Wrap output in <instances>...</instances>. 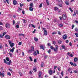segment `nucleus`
<instances>
[{
  "label": "nucleus",
  "mask_w": 78,
  "mask_h": 78,
  "mask_svg": "<svg viewBox=\"0 0 78 78\" xmlns=\"http://www.w3.org/2000/svg\"><path fill=\"white\" fill-rule=\"evenodd\" d=\"M3 48V45L2 43H0V49H2Z\"/></svg>",
  "instance_id": "ddd939ff"
},
{
  "label": "nucleus",
  "mask_w": 78,
  "mask_h": 78,
  "mask_svg": "<svg viewBox=\"0 0 78 78\" xmlns=\"http://www.w3.org/2000/svg\"><path fill=\"white\" fill-rule=\"evenodd\" d=\"M41 74H42V72L40 71L39 73V78H40V77L41 76Z\"/></svg>",
  "instance_id": "aec40b11"
},
{
  "label": "nucleus",
  "mask_w": 78,
  "mask_h": 78,
  "mask_svg": "<svg viewBox=\"0 0 78 78\" xmlns=\"http://www.w3.org/2000/svg\"><path fill=\"white\" fill-rule=\"evenodd\" d=\"M55 48H54V50L55 51H58V45H55Z\"/></svg>",
  "instance_id": "39448f33"
},
{
  "label": "nucleus",
  "mask_w": 78,
  "mask_h": 78,
  "mask_svg": "<svg viewBox=\"0 0 78 78\" xmlns=\"http://www.w3.org/2000/svg\"><path fill=\"white\" fill-rule=\"evenodd\" d=\"M57 69H58V71H60V70H61V68L60 67H58L57 68Z\"/></svg>",
  "instance_id": "b1692460"
},
{
  "label": "nucleus",
  "mask_w": 78,
  "mask_h": 78,
  "mask_svg": "<svg viewBox=\"0 0 78 78\" xmlns=\"http://www.w3.org/2000/svg\"><path fill=\"white\" fill-rule=\"evenodd\" d=\"M29 9L30 11H33V8L31 7H30Z\"/></svg>",
  "instance_id": "4468645a"
},
{
  "label": "nucleus",
  "mask_w": 78,
  "mask_h": 78,
  "mask_svg": "<svg viewBox=\"0 0 78 78\" xmlns=\"http://www.w3.org/2000/svg\"><path fill=\"white\" fill-rule=\"evenodd\" d=\"M14 50H15V48L13 47L12 49L10 50V52H12V53H13L14 51Z\"/></svg>",
  "instance_id": "9d476101"
},
{
  "label": "nucleus",
  "mask_w": 78,
  "mask_h": 78,
  "mask_svg": "<svg viewBox=\"0 0 78 78\" xmlns=\"http://www.w3.org/2000/svg\"><path fill=\"white\" fill-rule=\"evenodd\" d=\"M57 68V66H54V69L55 70H56V69Z\"/></svg>",
  "instance_id": "680f3d73"
},
{
  "label": "nucleus",
  "mask_w": 78,
  "mask_h": 78,
  "mask_svg": "<svg viewBox=\"0 0 78 78\" xmlns=\"http://www.w3.org/2000/svg\"><path fill=\"white\" fill-rule=\"evenodd\" d=\"M75 27V25H73L72 26V29L73 30V28Z\"/></svg>",
  "instance_id": "09e8293b"
},
{
  "label": "nucleus",
  "mask_w": 78,
  "mask_h": 78,
  "mask_svg": "<svg viewBox=\"0 0 78 78\" xmlns=\"http://www.w3.org/2000/svg\"><path fill=\"white\" fill-rule=\"evenodd\" d=\"M16 28H19V25H16Z\"/></svg>",
  "instance_id": "338daca9"
},
{
  "label": "nucleus",
  "mask_w": 78,
  "mask_h": 78,
  "mask_svg": "<svg viewBox=\"0 0 78 78\" xmlns=\"http://www.w3.org/2000/svg\"><path fill=\"white\" fill-rule=\"evenodd\" d=\"M5 37L7 39H11V37L9 35H6L5 36Z\"/></svg>",
  "instance_id": "423d86ee"
},
{
  "label": "nucleus",
  "mask_w": 78,
  "mask_h": 78,
  "mask_svg": "<svg viewBox=\"0 0 78 78\" xmlns=\"http://www.w3.org/2000/svg\"><path fill=\"white\" fill-rule=\"evenodd\" d=\"M6 33L5 32H4L3 33V34L2 35H3V36H5V34H6Z\"/></svg>",
  "instance_id": "6e6d98bb"
},
{
  "label": "nucleus",
  "mask_w": 78,
  "mask_h": 78,
  "mask_svg": "<svg viewBox=\"0 0 78 78\" xmlns=\"http://www.w3.org/2000/svg\"><path fill=\"white\" fill-rule=\"evenodd\" d=\"M13 4L14 5H16L17 4V1L16 0H14L13 1Z\"/></svg>",
  "instance_id": "9b49d317"
},
{
  "label": "nucleus",
  "mask_w": 78,
  "mask_h": 78,
  "mask_svg": "<svg viewBox=\"0 0 78 78\" xmlns=\"http://www.w3.org/2000/svg\"><path fill=\"white\" fill-rule=\"evenodd\" d=\"M5 27L7 28H8L10 27V24L8 23L6 24Z\"/></svg>",
  "instance_id": "1a4fd4ad"
},
{
  "label": "nucleus",
  "mask_w": 78,
  "mask_h": 78,
  "mask_svg": "<svg viewBox=\"0 0 78 78\" xmlns=\"http://www.w3.org/2000/svg\"><path fill=\"white\" fill-rule=\"evenodd\" d=\"M75 35L77 37H78V33H75Z\"/></svg>",
  "instance_id": "c756f323"
},
{
  "label": "nucleus",
  "mask_w": 78,
  "mask_h": 78,
  "mask_svg": "<svg viewBox=\"0 0 78 78\" xmlns=\"http://www.w3.org/2000/svg\"><path fill=\"white\" fill-rule=\"evenodd\" d=\"M34 50V48L33 46L31 47V49L29 51V53H31L32 52H33Z\"/></svg>",
  "instance_id": "f257e3e1"
},
{
  "label": "nucleus",
  "mask_w": 78,
  "mask_h": 78,
  "mask_svg": "<svg viewBox=\"0 0 78 78\" xmlns=\"http://www.w3.org/2000/svg\"><path fill=\"white\" fill-rule=\"evenodd\" d=\"M56 34V32H54L52 33V35H54V34Z\"/></svg>",
  "instance_id": "c03bdc74"
},
{
  "label": "nucleus",
  "mask_w": 78,
  "mask_h": 78,
  "mask_svg": "<svg viewBox=\"0 0 78 78\" xmlns=\"http://www.w3.org/2000/svg\"><path fill=\"white\" fill-rule=\"evenodd\" d=\"M33 4L32 3L30 4V7H33Z\"/></svg>",
  "instance_id": "c85d7f7f"
},
{
  "label": "nucleus",
  "mask_w": 78,
  "mask_h": 78,
  "mask_svg": "<svg viewBox=\"0 0 78 78\" xmlns=\"http://www.w3.org/2000/svg\"><path fill=\"white\" fill-rule=\"evenodd\" d=\"M19 45H22V42H19L18 44Z\"/></svg>",
  "instance_id": "3c124183"
},
{
  "label": "nucleus",
  "mask_w": 78,
  "mask_h": 78,
  "mask_svg": "<svg viewBox=\"0 0 78 78\" xmlns=\"http://www.w3.org/2000/svg\"><path fill=\"white\" fill-rule=\"evenodd\" d=\"M46 3L48 5H50V2H48V0H46Z\"/></svg>",
  "instance_id": "393cba45"
},
{
  "label": "nucleus",
  "mask_w": 78,
  "mask_h": 78,
  "mask_svg": "<svg viewBox=\"0 0 78 78\" xmlns=\"http://www.w3.org/2000/svg\"><path fill=\"white\" fill-rule=\"evenodd\" d=\"M6 59L7 61H9V59L8 57H7L6 58Z\"/></svg>",
  "instance_id": "cd10ccee"
},
{
  "label": "nucleus",
  "mask_w": 78,
  "mask_h": 78,
  "mask_svg": "<svg viewBox=\"0 0 78 78\" xmlns=\"http://www.w3.org/2000/svg\"><path fill=\"white\" fill-rule=\"evenodd\" d=\"M62 48H63V49H65V46L62 45Z\"/></svg>",
  "instance_id": "37998d69"
},
{
  "label": "nucleus",
  "mask_w": 78,
  "mask_h": 78,
  "mask_svg": "<svg viewBox=\"0 0 78 78\" xmlns=\"http://www.w3.org/2000/svg\"><path fill=\"white\" fill-rule=\"evenodd\" d=\"M50 48H51V50H54V48L52 46H51Z\"/></svg>",
  "instance_id": "e433bc0d"
},
{
  "label": "nucleus",
  "mask_w": 78,
  "mask_h": 78,
  "mask_svg": "<svg viewBox=\"0 0 78 78\" xmlns=\"http://www.w3.org/2000/svg\"><path fill=\"white\" fill-rule=\"evenodd\" d=\"M23 23H26L27 21H26V20H25L24 19H23Z\"/></svg>",
  "instance_id": "7c9ffc66"
},
{
  "label": "nucleus",
  "mask_w": 78,
  "mask_h": 78,
  "mask_svg": "<svg viewBox=\"0 0 78 78\" xmlns=\"http://www.w3.org/2000/svg\"><path fill=\"white\" fill-rule=\"evenodd\" d=\"M72 70L71 68H69L68 69V72H70L71 70Z\"/></svg>",
  "instance_id": "bb28decb"
},
{
  "label": "nucleus",
  "mask_w": 78,
  "mask_h": 78,
  "mask_svg": "<svg viewBox=\"0 0 78 78\" xmlns=\"http://www.w3.org/2000/svg\"><path fill=\"white\" fill-rule=\"evenodd\" d=\"M78 60V58L76 57L74 58V62H76Z\"/></svg>",
  "instance_id": "dca6fc26"
},
{
  "label": "nucleus",
  "mask_w": 78,
  "mask_h": 78,
  "mask_svg": "<svg viewBox=\"0 0 78 78\" xmlns=\"http://www.w3.org/2000/svg\"><path fill=\"white\" fill-rule=\"evenodd\" d=\"M52 44L54 45H55V44H56V42L55 41H53Z\"/></svg>",
  "instance_id": "864d4df0"
},
{
  "label": "nucleus",
  "mask_w": 78,
  "mask_h": 78,
  "mask_svg": "<svg viewBox=\"0 0 78 78\" xmlns=\"http://www.w3.org/2000/svg\"><path fill=\"white\" fill-rule=\"evenodd\" d=\"M42 6V4H41L39 5V7L40 8H41Z\"/></svg>",
  "instance_id": "5fc2aeb1"
},
{
  "label": "nucleus",
  "mask_w": 78,
  "mask_h": 78,
  "mask_svg": "<svg viewBox=\"0 0 78 78\" xmlns=\"http://www.w3.org/2000/svg\"><path fill=\"white\" fill-rule=\"evenodd\" d=\"M75 31H76V32H77V31H78V28L77 27H76L75 28Z\"/></svg>",
  "instance_id": "a18cd8bd"
},
{
  "label": "nucleus",
  "mask_w": 78,
  "mask_h": 78,
  "mask_svg": "<svg viewBox=\"0 0 78 78\" xmlns=\"http://www.w3.org/2000/svg\"><path fill=\"white\" fill-rule=\"evenodd\" d=\"M9 55H10V57H12V54L11 53V52H9Z\"/></svg>",
  "instance_id": "ea45409f"
},
{
  "label": "nucleus",
  "mask_w": 78,
  "mask_h": 78,
  "mask_svg": "<svg viewBox=\"0 0 78 78\" xmlns=\"http://www.w3.org/2000/svg\"><path fill=\"white\" fill-rule=\"evenodd\" d=\"M42 29L43 30H44V35L45 36H47V31L45 30V28L43 27Z\"/></svg>",
  "instance_id": "f03ea898"
},
{
  "label": "nucleus",
  "mask_w": 78,
  "mask_h": 78,
  "mask_svg": "<svg viewBox=\"0 0 78 78\" xmlns=\"http://www.w3.org/2000/svg\"><path fill=\"white\" fill-rule=\"evenodd\" d=\"M41 67H44V63H42L41 65Z\"/></svg>",
  "instance_id": "de8ad7c7"
},
{
  "label": "nucleus",
  "mask_w": 78,
  "mask_h": 78,
  "mask_svg": "<svg viewBox=\"0 0 78 78\" xmlns=\"http://www.w3.org/2000/svg\"><path fill=\"white\" fill-rule=\"evenodd\" d=\"M9 45H10L11 47H14V43H11V41H9Z\"/></svg>",
  "instance_id": "7ed1b4c3"
},
{
  "label": "nucleus",
  "mask_w": 78,
  "mask_h": 78,
  "mask_svg": "<svg viewBox=\"0 0 78 78\" xmlns=\"http://www.w3.org/2000/svg\"><path fill=\"white\" fill-rule=\"evenodd\" d=\"M63 38L64 40H66L67 38V36L66 34H65L63 36Z\"/></svg>",
  "instance_id": "0eeeda50"
},
{
  "label": "nucleus",
  "mask_w": 78,
  "mask_h": 78,
  "mask_svg": "<svg viewBox=\"0 0 78 78\" xmlns=\"http://www.w3.org/2000/svg\"><path fill=\"white\" fill-rule=\"evenodd\" d=\"M33 70H34V72H36V68L34 67L33 69Z\"/></svg>",
  "instance_id": "72a5a7b5"
},
{
  "label": "nucleus",
  "mask_w": 78,
  "mask_h": 78,
  "mask_svg": "<svg viewBox=\"0 0 78 78\" xmlns=\"http://www.w3.org/2000/svg\"><path fill=\"white\" fill-rule=\"evenodd\" d=\"M47 45L48 46H51V44L50 43H48Z\"/></svg>",
  "instance_id": "0e129e2a"
},
{
  "label": "nucleus",
  "mask_w": 78,
  "mask_h": 78,
  "mask_svg": "<svg viewBox=\"0 0 78 78\" xmlns=\"http://www.w3.org/2000/svg\"><path fill=\"white\" fill-rule=\"evenodd\" d=\"M58 26L60 27H63V24H58Z\"/></svg>",
  "instance_id": "4be33fe9"
},
{
  "label": "nucleus",
  "mask_w": 78,
  "mask_h": 78,
  "mask_svg": "<svg viewBox=\"0 0 78 78\" xmlns=\"http://www.w3.org/2000/svg\"><path fill=\"white\" fill-rule=\"evenodd\" d=\"M3 27L2 26H0V30H3Z\"/></svg>",
  "instance_id": "58836bf2"
},
{
  "label": "nucleus",
  "mask_w": 78,
  "mask_h": 78,
  "mask_svg": "<svg viewBox=\"0 0 78 78\" xmlns=\"http://www.w3.org/2000/svg\"><path fill=\"white\" fill-rule=\"evenodd\" d=\"M40 49H42H42L44 50V48H43L44 45H42L40 46Z\"/></svg>",
  "instance_id": "412c9836"
},
{
  "label": "nucleus",
  "mask_w": 78,
  "mask_h": 78,
  "mask_svg": "<svg viewBox=\"0 0 78 78\" xmlns=\"http://www.w3.org/2000/svg\"><path fill=\"white\" fill-rule=\"evenodd\" d=\"M29 58L30 60V61H33V59H32V58H31V57H29Z\"/></svg>",
  "instance_id": "8fccbe9b"
},
{
  "label": "nucleus",
  "mask_w": 78,
  "mask_h": 78,
  "mask_svg": "<svg viewBox=\"0 0 78 78\" xmlns=\"http://www.w3.org/2000/svg\"><path fill=\"white\" fill-rule=\"evenodd\" d=\"M48 73L50 75H53V71L49 70L48 71Z\"/></svg>",
  "instance_id": "6e6552de"
},
{
  "label": "nucleus",
  "mask_w": 78,
  "mask_h": 78,
  "mask_svg": "<svg viewBox=\"0 0 78 78\" xmlns=\"http://www.w3.org/2000/svg\"><path fill=\"white\" fill-rule=\"evenodd\" d=\"M73 66H75V67L76 66V65L75 63H73Z\"/></svg>",
  "instance_id": "052dcab7"
},
{
  "label": "nucleus",
  "mask_w": 78,
  "mask_h": 78,
  "mask_svg": "<svg viewBox=\"0 0 78 78\" xmlns=\"http://www.w3.org/2000/svg\"><path fill=\"white\" fill-rule=\"evenodd\" d=\"M69 56H70V57H73V55H72V54H71L69 55Z\"/></svg>",
  "instance_id": "e2e57ef3"
},
{
  "label": "nucleus",
  "mask_w": 78,
  "mask_h": 78,
  "mask_svg": "<svg viewBox=\"0 0 78 78\" xmlns=\"http://www.w3.org/2000/svg\"><path fill=\"white\" fill-rule=\"evenodd\" d=\"M54 9L55 11H57V10H58V8L55 7Z\"/></svg>",
  "instance_id": "a878e982"
},
{
  "label": "nucleus",
  "mask_w": 78,
  "mask_h": 78,
  "mask_svg": "<svg viewBox=\"0 0 78 78\" xmlns=\"http://www.w3.org/2000/svg\"><path fill=\"white\" fill-rule=\"evenodd\" d=\"M22 13L23 14H25V11H22Z\"/></svg>",
  "instance_id": "774afa93"
},
{
  "label": "nucleus",
  "mask_w": 78,
  "mask_h": 78,
  "mask_svg": "<svg viewBox=\"0 0 78 78\" xmlns=\"http://www.w3.org/2000/svg\"><path fill=\"white\" fill-rule=\"evenodd\" d=\"M65 3L66 5H69V2H67V1H66L65 2Z\"/></svg>",
  "instance_id": "5701e85b"
},
{
  "label": "nucleus",
  "mask_w": 78,
  "mask_h": 78,
  "mask_svg": "<svg viewBox=\"0 0 78 78\" xmlns=\"http://www.w3.org/2000/svg\"><path fill=\"white\" fill-rule=\"evenodd\" d=\"M66 18H67V16H66V14H63L62 16V19L63 20H66Z\"/></svg>",
  "instance_id": "20e7f679"
},
{
  "label": "nucleus",
  "mask_w": 78,
  "mask_h": 78,
  "mask_svg": "<svg viewBox=\"0 0 78 78\" xmlns=\"http://www.w3.org/2000/svg\"><path fill=\"white\" fill-rule=\"evenodd\" d=\"M37 54L39 55V50H37Z\"/></svg>",
  "instance_id": "13d9d810"
},
{
  "label": "nucleus",
  "mask_w": 78,
  "mask_h": 78,
  "mask_svg": "<svg viewBox=\"0 0 78 78\" xmlns=\"http://www.w3.org/2000/svg\"><path fill=\"white\" fill-rule=\"evenodd\" d=\"M62 42V41L61 40H59V41H58V44H61Z\"/></svg>",
  "instance_id": "c9c22d12"
},
{
  "label": "nucleus",
  "mask_w": 78,
  "mask_h": 78,
  "mask_svg": "<svg viewBox=\"0 0 78 78\" xmlns=\"http://www.w3.org/2000/svg\"><path fill=\"white\" fill-rule=\"evenodd\" d=\"M3 35H2L1 34H0V37H1V38H3Z\"/></svg>",
  "instance_id": "4c0bfd02"
},
{
  "label": "nucleus",
  "mask_w": 78,
  "mask_h": 78,
  "mask_svg": "<svg viewBox=\"0 0 78 78\" xmlns=\"http://www.w3.org/2000/svg\"><path fill=\"white\" fill-rule=\"evenodd\" d=\"M33 55L34 56H37V53L36 51H34L33 53Z\"/></svg>",
  "instance_id": "6ab92c4d"
},
{
  "label": "nucleus",
  "mask_w": 78,
  "mask_h": 78,
  "mask_svg": "<svg viewBox=\"0 0 78 78\" xmlns=\"http://www.w3.org/2000/svg\"><path fill=\"white\" fill-rule=\"evenodd\" d=\"M32 25V27H33V28H35L36 27H35V26H34V25L33 24H31Z\"/></svg>",
  "instance_id": "2f4dec72"
},
{
  "label": "nucleus",
  "mask_w": 78,
  "mask_h": 78,
  "mask_svg": "<svg viewBox=\"0 0 78 78\" xmlns=\"http://www.w3.org/2000/svg\"><path fill=\"white\" fill-rule=\"evenodd\" d=\"M0 76H5V74L3 73H1V72H0Z\"/></svg>",
  "instance_id": "2eb2a0df"
},
{
  "label": "nucleus",
  "mask_w": 78,
  "mask_h": 78,
  "mask_svg": "<svg viewBox=\"0 0 78 78\" xmlns=\"http://www.w3.org/2000/svg\"><path fill=\"white\" fill-rule=\"evenodd\" d=\"M63 73H64V71H62L61 72V75H62V76H63Z\"/></svg>",
  "instance_id": "f704fd0d"
},
{
  "label": "nucleus",
  "mask_w": 78,
  "mask_h": 78,
  "mask_svg": "<svg viewBox=\"0 0 78 78\" xmlns=\"http://www.w3.org/2000/svg\"><path fill=\"white\" fill-rule=\"evenodd\" d=\"M69 9L70 11H71V12H73V10H72V9H71V8L70 7L69 8Z\"/></svg>",
  "instance_id": "473e14b6"
},
{
  "label": "nucleus",
  "mask_w": 78,
  "mask_h": 78,
  "mask_svg": "<svg viewBox=\"0 0 78 78\" xmlns=\"http://www.w3.org/2000/svg\"><path fill=\"white\" fill-rule=\"evenodd\" d=\"M4 62L5 63H7V62H6V59H4Z\"/></svg>",
  "instance_id": "4d7b16f0"
},
{
  "label": "nucleus",
  "mask_w": 78,
  "mask_h": 78,
  "mask_svg": "<svg viewBox=\"0 0 78 78\" xmlns=\"http://www.w3.org/2000/svg\"><path fill=\"white\" fill-rule=\"evenodd\" d=\"M22 55L23 56H25V53L23 52H22Z\"/></svg>",
  "instance_id": "a19ab883"
},
{
  "label": "nucleus",
  "mask_w": 78,
  "mask_h": 78,
  "mask_svg": "<svg viewBox=\"0 0 78 78\" xmlns=\"http://www.w3.org/2000/svg\"><path fill=\"white\" fill-rule=\"evenodd\" d=\"M20 7H22V6H23V4H21V3H20Z\"/></svg>",
  "instance_id": "603ef678"
},
{
  "label": "nucleus",
  "mask_w": 78,
  "mask_h": 78,
  "mask_svg": "<svg viewBox=\"0 0 78 78\" xmlns=\"http://www.w3.org/2000/svg\"><path fill=\"white\" fill-rule=\"evenodd\" d=\"M11 61L10 60L9 62H7L6 64H7V65H9L10 66L11 65Z\"/></svg>",
  "instance_id": "f8f14e48"
},
{
  "label": "nucleus",
  "mask_w": 78,
  "mask_h": 78,
  "mask_svg": "<svg viewBox=\"0 0 78 78\" xmlns=\"http://www.w3.org/2000/svg\"><path fill=\"white\" fill-rule=\"evenodd\" d=\"M6 1L7 3H8V4H9V0H6Z\"/></svg>",
  "instance_id": "bf43d9fd"
},
{
  "label": "nucleus",
  "mask_w": 78,
  "mask_h": 78,
  "mask_svg": "<svg viewBox=\"0 0 78 78\" xmlns=\"http://www.w3.org/2000/svg\"><path fill=\"white\" fill-rule=\"evenodd\" d=\"M34 40L36 42H37L38 41V39L36 37H34Z\"/></svg>",
  "instance_id": "f3484780"
},
{
  "label": "nucleus",
  "mask_w": 78,
  "mask_h": 78,
  "mask_svg": "<svg viewBox=\"0 0 78 78\" xmlns=\"http://www.w3.org/2000/svg\"><path fill=\"white\" fill-rule=\"evenodd\" d=\"M19 36H23V37H25V34H19Z\"/></svg>",
  "instance_id": "a211bd4d"
},
{
  "label": "nucleus",
  "mask_w": 78,
  "mask_h": 78,
  "mask_svg": "<svg viewBox=\"0 0 78 78\" xmlns=\"http://www.w3.org/2000/svg\"><path fill=\"white\" fill-rule=\"evenodd\" d=\"M75 22L76 23H77V24H78V21H77V20H75Z\"/></svg>",
  "instance_id": "69168bd1"
},
{
  "label": "nucleus",
  "mask_w": 78,
  "mask_h": 78,
  "mask_svg": "<svg viewBox=\"0 0 78 78\" xmlns=\"http://www.w3.org/2000/svg\"><path fill=\"white\" fill-rule=\"evenodd\" d=\"M7 75H9V76H11V73H10V72H8L7 73Z\"/></svg>",
  "instance_id": "79ce46f5"
},
{
  "label": "nucleus",
  "mask_w": 78,
  "mask_h": 78,
  "mask_svg": "<svg viewBox=\"0 0 78 78\" xmlns=\"http://www.w3.org/2000/svg\"><path fill=\"white\" fill-rule=\"evenodd\" d=\"M58 34L59 35H61V32L59 31H58Z\"/></svg>",
  "instance_id": "49530a36"
}]
</instances>
